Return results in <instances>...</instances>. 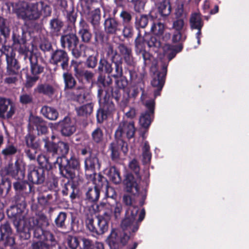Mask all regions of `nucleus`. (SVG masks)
<instances>
[{"label":"nucleus","mask_w":249,"mask_h":249,"mask_svg":"<svg viewBox=\"0 0 249 249\" xmlns=\"http://www.w3.org/2000/svg\"><path fill=\"white\" fill-rule=\"evenodd\" d=\"M14 188L16 192L14 198L15 205L10 207L8 213H10L16 220L15 222L17 230L19 233L20 237L24 240L29 239L31 236V231L33 227L30 226L31 223L25 216L26 202V199L30 192V185L21 182L14 183Z\"/></svg>","instance_id":"1"},{"label":"nucleus","mask_w":249,"mask_h":249,"mask_svg":"<svg viewBox=\"0 0 249 249\" xmlns=\"http://www.w3.org/2000/svg\"><path fill=\"white\" fill-rule=\"evenodd\" d=\"M24 164L22 160H17L14 164H9L8 166L0 171V195L4 192L8 194L11 187V183L6 175H9L16 179H20L24 177L22 170Z\"/></svg>","instance_id":"2"},{"label":"nucleus","mask_w":249,"mask_h":249,"mask_svg":"<svg viewBox=\"0 0 249 249\" xmlns=\"http://www.w3.org/2000/svg\"><path fill=\"white\" fill-rule=\"evenodd\" d=\"M138 207H133L127 209L125 212V218L122 220L121 228L123 231L127 234L129 233L130 236L132 233L136 232L139 227L140 223L144 218L145 211L142 210L139 215V219L136 220V217L138 213Z\"/></svg>","instance_id":"3"},{"label":"nucleus","mask_w":249,"mask_h":249,"mask_svg":"<svg viewBox=\"0 0 249 249\" xmlns=\"http://www.w3.org/2000/svg\"><path fill=\"white\" fill-rule=\"evenodd\" d=\"M11 5L13 11L18 18L24 20H35L40 18L36 2L27 3L24 1H18Z\"/></svg>","instance_id":"4"},{"label":"nucleus","mask_w":249,"mask_h":249,"mask_svg":"<svg viewBox=\"0 0 249 249\" xmlns=\"http://www.w3.org/2000/svg\"><path fill=\"white\" fill-rule=\"evenodd\" d=\"M129 169L133 172L136 177H134L131 174H128L126 177L125 184L126 191L135 195L138 193L139 190V183L141 180L140 175V167L138 161L133 159L129 163Z\"/></svg>","instance_id":"5"},{"label":"nucleus","mask_w":249,"mask_h":249,"mask_svg":"<svg viewBox=\"0 0 249 249\" xmlns=\"http://www.w3.org/2000/svg\"><path fill=\"white\" fill-rule=\"evenodd\" d=\"M54 163L58 164L60 173L64 177L71 179L74 178L75 170L79 165L75 158L71 157L68 159L65 156L58 157Z\"/></svg>","instance_id":"6"},{"label":"nucleus","mask_w":249,"mask_h":249,"mask_svg":"<svg viewBox=\"0 0 249 249\" xmlns=\"http://www.w3.org/2000/svg\"><path fill=\"white\" fill-rule=\"evenodd\" d=\"M130 235L119 230H112L106 239L110 249H121L126 245Z\"/></svg>","instance_id":"7"},{"label":"nucleus","mask_w":249,"mask_h":249,"mask_svg":"<svg viewBox=\"0 0 249 249\" xmlns=\"http://www.w3.org/2000/svg\"><path fill=\"white\" fill-rule=\"evenodd\" d=\"M93 188H89L86 193V198L90 202L97 201L100 196V190L107 184V179L100 175L94 177Z\"/></svg>","instance_id":"8"},{"label":"nucleus","mask_w":249,"mask_h":249,"mask_svg":"<svg viewBox=\"0 0 249 249\" xmlns=\"http://www.w3.org/2000/svg\"><path fill=\"white\" fill-rule=\"evenodd\" d=\"M86 225L88 229L97 235H101L108 230V223L104 218L97 217L95 219L88 218Z\"/></svg>","instance_id":"9"},{"label":"nucleus","mask_w":249,"mask_h":249,"mask_svg":"<svg viewBox=\"0 0 249 249\" xmlns=\"http://www.w3.org/2000/svg\"><path fill=\"white\" fill-rule=\"evenodd\" d=\"M16 111V105L11 100L0 96V118L5 120L12 119Z\"/></svg>","instance_id":"10"},{"label":"nucleus","mask_w":249,"mask_h":249,"mask_svg":"<svg viewBox=\"0 0 249 249\" xmlns=\"http://www.w3.org/2000/svg\"><path fill=\"white\" fill-rule=\"evenodd\" d=\"M69 61L68 54L64 50L57 49L51 54V63L55 65H58L59 64L64 70L68 68Z\"/></svg>","instance_id":"11"},{"label":"nucleus","mask_w":249,"mask_h":249,"mask_svg":"<svg viewBox=\"0 0 249 249\" xmlns=\"http://www.w3.org/2000/svg\"><path fill=\"white\" fill-rule=\"evenodd\" d=\"M27 176L28 180L33 184H40L45 180V171L31 164L28 166Z\"/></svg>","instance_id":"12"},{"label":"nucleus","mask_w":249,"mask_h":249,"mask_svg":"<svg viewBox=\"0 0 249 249\" xmlns=\"http://www.w3.org/2000/svg\"><path fill=\"white\" fill-rule=\"evenodd\" d=\"M168 65V62H163L162 64V70L161 72H158L155 75L153 80L151 81L152 86L157 87V90L154 92L155 97L160 95V91H161L164 83V78L167 73V68Z\"/></svg>","instance_id":"13"},{"label":"nucleus","mask_w":249,"mask_h":249,"mask_svg":"<svg viewBox=\"0 0 249 249\" xmlns=\"http://www.w3.org/2000/svg\"><path fill=\"white\" fill-rule=\"evenodd\" d=\"M155 104L154 99H150L146 102L145 106L148 111L142 113L140 117L139 123L142 126L147 128L150 125L151 123V116L154 113Z\"/></svg>","instance_id":"14"},{"label":"nucleus","mask_w":249,"mask_h":249,"mask_svg":"<svg viewBox=\"0 0 249 249\" xmlns=\"http://www.w3.org/2000/svg\"><path fill=\"white\" fill-rule=\"evenodd\" d=\"M46 239L42 240L32 244V249H52L57 243L53 234L51 232H47Z\"/></svg>","instance_id":"15"},{"label":"nucleus","mask_w":249,"mask_h":249,"mask_svg":"<svg viewBox=\"0 0 249 249\" xmlns=\"http://www.w3.org/2000/svg\"><path fill=\"white\" fill-rule=\"evenodd\" d=\"M135 128L133 122H122L115 132V137L120 138L126 134L128 139L132 138L135 134Z\"/></svg>","instance_id":"16"},{"label":"nucleus","mask_w":249,"mask_h":249,"mask_svg":"<svg viewBox=\"0 0 249 249\" xmlns=\"http://www.w3.org/2000/svg\"><path fill=\"white\" fill-rule=\"evenodd\" d=\"M60 42L63 49H73L77 47L79 39L75 34L71 33L62 36Z\"/></svg>","instance_id":"17"},{"label":"nucleus","mask_w":249,"mask_h":249,"mask_svg":"<svg viewBox=\"0 0 249 249\" xmlns=\"http://www.w3.org/2000/svg\"><path fill=\"white\" fill-rule=\"evenodd\" d=\"M107 54L115 65V73L112 75V76L114 78L121 76L123 74L122 63L121 61H115V58L118 55L117 51L114 50L111 46H109L107 48Z\"/></svg>","instance_id":"18"},{"label":"nucleus","mask_w":249,"mask_h":249,"mask_svg":"<svg viewBox=\"0 0 249 249\" xmlns=\"http://www.w3.org/2000/svg\"><path fill=\"white\" fill-rule=\"evenodd\" d=\"M11 229L8 222H5L0 226V241H5V243L9 246L15 244V240L11 236Z\"/></svg>","instance_id":"19"},{"label":"nucleus","mask_w":249,"mask_h":249,"mask_svg":"<svg viewBox=\"0 0 249 249\" xmlns=\"http://www.w3.org/2000/svg\"><path fill=\"white\" fill-rule=\"evenodd\" d=\"M59 125L60 127L61 134L63 136H69L76 131L74 123L71 121L69 117H65L62 121L59 122Z\"/></svg>","instance_id":"20"},{"label":"nucleus","mask_w":249,"mask_h":249,"mask_svg":"<svg viewBox=\"0 0 249 249\" xmlns=\"http://www.w3.org/2000/svg\"><path fill=\"white\" fill-rule=\"evenodd\" d=\"M34 92L48 97H52L55 92V88L53 84L45 82L38 84L34 89Z\"/></svg>","instance_id":"21"},{"label":"nucleus","mask_w":249,"mask_h":249,"mask_svg":"<svg viewBox=\"0 0 249 249\" xmlns=\"http://www.w3.org/2000/svg\"><path fill=\"white\" fill-rule=\"evenodd\" d=\"M158 15L156 17L159 20H165L171 12V7L168 0H162L157 4Z\"/></svg>","instance_id":"22"},{"label":"nucleus","mask_w":249,"mask_h":249,"mask_svg":"<svg viewBox=\"0 0 249 249\" xmlns=\"http://www.w3.org/2000/svg\"><path fill=\"white\" fill-rule=\"evenodd\" d=\"M29 125L33 128L35 127L38 135L45 134L48 131L46 124L41 118L37 116H31Z\"/></svg>","instance_id":"23"},{"label":"nucleus","mask_w":249,"mask_h":249,"mask_svg":"<svg viewBox=\"0 0 249 249\" xmlns=\"http://www.w3.org/2000/svg\"><path fill=\"white\" fill-rule=\"evenodd\" d=\"M101 167V164L99 161L97 157L94 154H91L85 160V167L86 171L91 172L93 173L94 177H97V175L94 173V170L96 169H99Z\"/></svg>","instance_id":"24"},{"label":"nucleus","mask_w":249,"mask_h":249,"mask_svg":"<svg viewBox=\"0 0 249 249\" xmlns=\"http://www.w3.org/2000/svg\"><path fill=\"white\" fill-rule=\"evenodd\" d=\"M104 25L105 32L107 34H115L121 30L120 23L113 18L109 17L106 19Z\"/></svg>","instance_id":"25"},{"label":"nucleus","mask_w":249,"mask_h":249,"mask_svg":"<svg viewBox=\"0 0 249 249\" xmlns=\"http://www.w3.org/2000/svg\"><path fill=\"white\" fill-rule=\"evenodd\" d=\"M7 74H17L20 68L17 60L12 54H6Z\"/></svg>","instance_id":"26"},{"label":"nucleus","mask_w":249,"mask_h":249,"mask_svg":"<svg viewBox=\"0 0 249 249\" xmlns=\"http://www.w3.org/2000/svg\"><path fill=\"white\" fill-rule=\"evenodd\" d=\"M80 64L77 62L72 60L71 61V66L73 67L75 75L77 77H84L88 81H90L94 76V74L91 71H89L83 70L79 68Z\"/></svg>","instance_id":"27"},{"label":"nucleus","mask_w":249,"mask_h":249,"mask_svg":"<svg viewBox=\"0 0 249 249\" xmlns=\"http://www.w3.org/2000/svg\"><path fill=\"white\" fill-rule=\"evenodd\" d=\"M80 29L79 34L81 37L82 41L89 42L91 38L92 35L89 32V28L87 22L82 19L79 23Z\"/></svg>","instance_id":"28"},{"label":"nucleus","mask_w":249,"mask_h":249,"mask_svg":"<svg viewBox=\"0 0 249 249\" xmlns=\"http://www.w3.org/2000/svg\"><path fill=\"white\" fill-rule=\"evenodd\" d=\"M182 49V46L181 45L177 46L167 44L163 47V51L164 54L168 59V62L172 59L178 53L180 52Z\"/></svg>","instance_id":"29"},{"label":"nucleus","mask_w":249,"mask_h":249,"mask_svg":"<svg viewBox=\"0 0 249 249\" xmlns=\"http://www.w3.org/2000/svg\"><path fill=\"white\" fill-rule=\"evenodd\" d=\"M28 220L30 222V226L35 227L36 226L41 228V229H45L49 225V219L44 215H40L37 218L28 217Z\"/></svg>","instance_id":"30"},{"label":"nucleus","mask_w":249,"mask_h":249,"mask_svg":"<svg viewBox=\"0 0 249 249\" xmlns=\"http://www.w3.org/2000/svg\"><path fill=\"white\" fill-rule=\"evenodd\" d=\"M38 9L40 17L43 15L44 17H48L51 15L52 8L49 1L47 0H40L36 2Z\"/></svg>","instance_id":"31"},{"label":"nucleus","mask_w":249,"mask_h":249,"mask_svg":"<svg viewBox=\"0 0 249 249\" xmlns=\"http://www.w3.org/2000/svg\"><path fill=\"white\" fill-rule=\"evenodd\" d=\"M190 23L191 29L197 30V31H201L203 26V22L200 14L198 13L192 14L190 18Z\"/></svg>","instance_id":"32"},{"label":"nucleus","mask_w":249,"mask_h":249,"mask_svg":"<svg viewBox=\"0 0 249 249\" xmlns=\"http://www.w3.org/2000/svg\"><path fill=\"white\" fill-rule=\"evenodd\" d=\"M28 60L30 62L31 71L33 75H37L43 71L44 67L38 64L37 57L36 55L29 56Z\"/></svg>","instance_id":"33"},{"label":"nucleus","mask_w":249,"mask_h":249,"mask_svg":"<svg viewBox=\"0 0 249 249\" xmlns=\"http://www.w3.org/2000/svg\"><path fill=\"white\" fill-rule=\"evenodd\" d=\"M72 97L71 98L79 103H83L87 101L88 93L85 92V89L83 87H78L74 89L72 92Z\"/></svg>","instance_id":"34"},{"label":"nucleus","mask_w":249,"mask_h":249,"mask_svg":"<svg viewBox=\"0 0 249 249\" xmlns=\"http://www.w3.org/2000/svg\"><path fill=\"white\" fill-rule=\"evenodd\" d=\"M41 112L45 117L50 120H56L58 117V112L56 109L50 107L43 106Z\"/></svg>","instance_id":"35"},{"label":"nucleus","mask_w":249,"mask_h":249,"mask_svg":"<svg viewBox=\"0 0 249 249\" xmlns=\"http://www.w3.org/2000/svg\"><path fill=\"white\" fill-rule=\"evenodd\" d=\"M93 105L90 103L76 108V111L78 116L87 117L92 112Z\"/></svg>","instance_id":"36"},{"label":"nucleus","mask_w":249,"mask_h":249,"mask_svg":"<svg viewBox=\"0 0 249 249\" xmlns=\"http://www.w3.org/2000/svg\"><path fill=\"white\" fill-rule=\"evenodd\" d=\"M164 30L165 25L163 23L157 19L153 20L150 31L154 35L157 36H160L163 34Z\"/></svg>","instance_id":"37"},{"label":"nucleus","mask_w":249,"mask_h":249,"mask_svg":"<svg viewBox=\"0 0 249 249\" xmlns=\"http://www.w3.org/2000/svg\"><path fill=\"white\" fill-rule=\"evenodd\" d=\"M18 152V147L12 143H7L2 150L1 153L4 158H7L15 155Z\"/></svg>","instance_id":"38"},{"label":"nucleus","mask_w":249,"mask_h":249,"mask_svg":"<svg viewBox=\"0 0 249 249\" xmlns=\"http://www.w3.org/2000/svg\"><path fill=\"white\" fill-rule=\"evenodd\" d=\"M98 71L99 72L102 73L105 71L107 73L110 74L113 71V67L111 64L106 59L103 58L101 59L99 61Z\"/></svg>","instance_id":"39"},{"label":"nucleus","mask_w":249,"mask_h":249,"mask_svg":"<svg viewBox=\"0 0 249 249\" xmlns=\"http://www.w3.org/2000/svg\"><path fill=\"white\" fill-rule=\"evenodd\" d=\"M91 140L93 143H101L104 140V132L100 127H97L94 129L91 134Z\"/></svg>","instance_id":"40"},{"label":"nucleus","mask_w":249,"mask_h":249,"mask_svg":"<svg viewBox=\"0 0 249 249\" xmlns=\"http://www.w3.org/2000/svg\"><path fill=\"white\" fill-rule=\"evenodd\" d=\"M100 18V10L99 8H97L91 12L89 19L94 29H97L98 28Z\"/></svg>","instance_id":"41"},{"label":"nucleus","mask_w":249,"mask_h":249,"mask_svg":"<svg viewBox=\"0 0 249 249\" xmlns=\"http://www.w3.org/2000/svg\"><path fill=\"white\" fill-rule=\"evenodd\" d=\"M83 249H104V246L103 243L100 242H96L93 244L92 242L88 239L83 238Z\"/></svg>","instance_id":"42"},{"label":"nucleus","mask_w":249,"mask_h":249,"mask_svg":"<svg viewBox=\"0 0 249 249\" xmlns=\"http://www.w3.org/2000/svg\"><path fill=\"white\" fill-rule=\"evenodd\" d=\"M109 179L115 184H118L121 181V178L117 169L114 167H110L107 174Z\"/></svg>","instance_id":"43"},{"label":"nucleus","mask_w":249,"mask_h":249,"mask_svg":"<svg viewBox=\"0 0 249 249\" xmlns=\"http://www.w3.org/2000/svg\"><path fill=\"white\" fill-rule=\"evenodd\" d=\"M44 147L48 152L52 153L53 155H57V143L50 141L48 138H43Z\"/></svg>","instance_id":"44"},{"label":"nucleus","mask_w":249,"mask_h":249,"mask_svg":"<svg viewBox=\"0 0 249 249\" xmlns=\"http://www.w3.org/2000/svg\"><path fill=\"white\" fill-rule=\"evenodd\" d=\"M109 150L111 152V158L113 160H117L119 158L120 145L117 142H112L109 146Z\"/></svg>","instance_id":"45"},{"label":"nucleus","mask_w":249,"mask_h":249,"mask_svg":"<svg viewBox=\"0 0 249 249\" xmlns=\"http://www.w3.org/2000/svg\"><path fill=\"white\" fill-rule=\"evenodd\" d=\"M63 77L66 88L72 89L75 86L76 81L71 73L65 72L63 74Z\"/></svg>","instance_id":"46"},{"label":"nucleus","mask_w":249,"mask_h":249,"mask_svg":"<svg viewBox=\"0 0 249 249\" xmlns=\"http://www.w3.org/2000/svg\"><path fill=\"white\" fill-rule=\"evenodd\" d=\"M150 146L147 142H145L142 147V162L144 164L148 163L151 158V154L149 151Z\"/></svg>","instance_id":"47"},{"label":"nucleus","mask_w":249,"mask_h":249,"mask_svg":"<svg viewBox=\"0 0 249 249\" xmlns=\"http://www.w3.org/2000/svg\"><path fill=\"white\" fill-rule=\"evenodd\" d=\"M38 147H26L24 150L25 156L30 160L35 161L36 159Z\"/></svg>","instance_id":"48"},{"label":"nucleus","mask_w":249,"mask_h":249,"mask_svg":"<svg viewBox=\"0 0 249 249\" xmlns=\"http://www.w3.org/2000/svg\"><path fill=\"white\" fill-rule=\"evenodd\" d=\"M148 22V16L142 15L136 17L135 25L137 28H143L146 27Z\"/></svg>","instance_id":"49"},{"label":"nucleus","mask_w":249,"mask_h":249,"mask_svg":"<svg viewBox=\"0 0 249 249\" xmlns=\"http://www.w3.org/2000/svg\"><path fill=\"white\" fill-rule=\"evenodd\" d=\"M50 25L52 32L55 33L60 31L63 26V22L57 18H54L50 21Z\"/></svg>","instance_id":"50"},{"label":"nucleus","mask_w":249,"mask_h":249,"mask_svg":"<svg viewBox=\"0 0 249 249\" xmlns=\"http://www.w3.org/2000/svg\"><path fill=\"white\" fill-rule=\"evenodd\" d=\"M57 155H61L62 156L68 153L69 145L68 143L60 141L57 143Z\"/></svg>","instance_id":"51"},{"label":"nucleus","mask_w":249,"mask_h":249,"mask_svg":"<svg viewBox=\"0 0 249 249\" xmlns=\"http://www.w3.org/2000/svg\"><path fill=\"white\" fill-rule=\"evenodd\" d=\"M127 1L133 4L134 9L136 12L140 13L143 10L145 6V2L143 0H127Z\"/></svg>","instance_id":"52"},{"label":"nucleus","mask_w":249,"mask_h":249,"mask_svg":"<svg viewBox=\"0 0 249 249\" xmlns=\"http://www.w3.org/2000/svg\"><path fill=\"white\" fill-rule=\"evenodd\" d=\"M0 32L5 38L9 36L10 29L6 25L5 20L0 16Z\"/></svg>","instance_id":"53"},{"label":"nucleus","mask_w":249,"mask_h":249,"mask_svg":"<svg viewBox=\"0 0 249 249\" xmlns=\"http://www.w3.org/2000/svg\"><path fill=\"white\" fill-rule=\"evenodd\" d=\"M67 218V213L60 212L55 219V223L58 228L65 227V222Z\"/></svg>","instance_id":"54"},{"label":"nucleus","mask_w":249,"mask_h":249,"mask_svg":"<svg viewBox=\"0 0 249 249\" xmlns=\"http://www.w3.org/2000/svg\"><path fill=\"white\" fill-rule=\"evenodd\" d=\"M34 229V237L39 239L40 240L46 239V233L47 232H50L49 231H44V229L41 228L37 227L36 226L33 227V229Z\"/></svg>","instance_id":"55"},{"label":"nucleus","mask_w":249,"mask_h":249,"mask_svg":"<svg viewBox=\"0 0 249 249\" xmlns=\"http://www.w3.org/2000/svg\"><path fill=\"white\" fill-rule=\"evenodd\" d=\"M35 139V136L30 133L27 134L25 136L26 147H38V144L36 142H34Z\"/></svg>","instance_id":"56"},{"label":"nucleus","mask_w":249,"mask_h":249,"mask_svg":"<svg viewBox=\"0 0 249 249\" xmlns=\"http://www.w3.org/2000/svg\"><path fill=\"white\" fill-rule=\"evenodd\" d=\"M36 159L38 164L42 167L47 168L49 166H51L49 159L44 155H38Z\"/></svg>","instance_id":"57"},{"label":"nucleus","mask_w":249,"mask_h":249,"mask_svg":"<svg viewBox=\"0 0 249 249\" xmlns=\"http://www.w3.org/2000/svg\"><path fill=\"white\" fill-rule=\"evenodd\" d=\"M123 202L126 206H129L128 209L133 207H136L134 205L135 199L133 196L129 195H124L122 199Z\"/></svg>","instance_id":"58"},{"label":"nucleus","mask_w":249,"mask_h":249,"mask_svg":"<svg viewBox=\"0 0 249 249\" xmlns=\"http://www.w3.org/2000/svg\"><path fill=\"white\" fill-rule=\"evenodd\" d=\"M122 76L116 78L115 85L119 89H124L127 85V80Z\"/></svg>","instance_id":"59"},{"label":"nucleus","mask_w":249,"mask_h":249,"mask_svg":"<svg viewBox=\"0 0 249 249\" xmlns=\"http://www.w3.org/2000/svg\"><path fill=\"white\" fill-rule=\"evenodd\" d=\"M99 83L103 85L104 87L108 86L112 84V80L110 76H105L102 74L100 75L98 78Z\"/></svg>","instance_id":"60"},{"label":"nucleus","mask_w":249,"mask_h":249,"mask_svg":"<svg viewBox=\"0 0 249 249\" xmlns=\"http://www.w3.org/2000/svg\"><path fill=\"white\" fill-rule=\"evenodd\" d=\"M111 210L115 218H119L120 216L122 211V205L121 203L116 202L115 205L111 206Z\"/></svg>","instance_id":"61"},{"label":"nucleus","mask_w":249,"mask_h":249,"mask_svg":"<svg viewBox=\"0 0 249 249\" xmlns=\"http://www.w3.org/2000/svg\"><path fill=\"white\" fill-rule=\"evenodd\" d=\"M18 52L20 53H21L24 55V59L25 60L28 59L29 56L34 55L31 52L29 51L28 48L24 43L20 45L18 49Z\"/></svg>","instance_id":"62"},{"label":"nucleus","mask_w":249,"mask_h":249,"mask_svg":"<svg viewBox=\"0 0 249 249\" xmlns=\"http://www.w3.org/2000/svg\"><path fill=\"white\" fill-rule=\"evenodd\" d=\"M19 101L22 104H30L33 102V96L30 93H23L20 95Z\"/></svg>","instance_id":"63"},{"label":"nucleus","mask_w":249,"mask_h":249,"mask_svg":"<svg viewBox=\"0 0 249 249\" xmlns=\"http://www.w3.org/2000/svg\"><path fill=\"white\" fill-rule=\"evenodd\" d=\"M68 244L71 249H76L79 245V242L76 237L70 236L68 237Z\"/></svg>","instance_id":"64"}]
</instances>
